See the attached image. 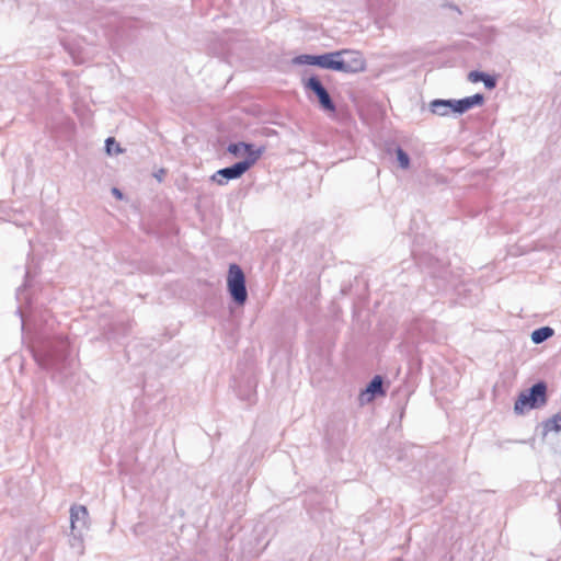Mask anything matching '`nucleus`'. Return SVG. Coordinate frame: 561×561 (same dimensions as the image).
Listing matches in <instances>:
<instances>
[{"label": "nucleus", "mask_w": 561, "mask_h": 561, "mask_svg": "<svg viewBox=\"0 0 561 561\" xmlns=\"http://www.w3.org/2000/svg\"><path fill=\"white\" fill-rule=\"evenodd\" d=\"M68 357V342L58 337L43 342L34 350V358L45 369L61 370Z\"/></svg>", "instance_id": "1"}, {"label": "nucleus", "mask_w": 561, "mask_h": 561, "mask_svg": "<svg viewBox=\"0 0 561 561\" xmlns=\"http://www.w3.org/2000/svg\"><path fill=\"white\" fill-rule=\"evenodd\" d=\"M547 403V385L538 381L526 391H522L515 401L514 410L523 414L526 409H538Z\"/></svg>", "instance_id": "2"}, {"label": "nucleus", "mask_w": 561, "mask_h": 561, "mask_svg": "<svg viewBox=\"0 0 561 561\" xmlns=\"http://www.w3.org/2000/svg\"><path fill=\"white\" fill-rule=\"evenodd\" d=\"M227 288L232 300L243 306L248 299L245 286V275L242 268L237 264H230L227 277Z\"/></svg>", "instance_id": "3"}, {"label": "nucleus", "mask_w": 561, "mask_h": 561, "mask_svg": "<svg viewBox=\"0 0 561 561\" xmlns=\"http://www.w3.org/2000/svg\"><path fill=\"white\" fill-rule=\"evenodd\" d=\"M340 50L330 51L322 55H300L295 61L300 65L318 66L323 69L340 71Z\"/></svg>", "instance_id": "4"}, {"label": "nucleus", "mask_w": 561, "mask_h": 561, "mask_svg": "<svg viewBox=\"0 0 561 561\" xmlns=\"http://www.w3.org/2000/svg\"><path fill=\"white\" fill-rule=\"evenodd\" d=\"M304 87L306 90L311 91L317 96L319 105L323 111L330 113H334L336 111L335 103L317 76H312L307 81H305Z\"/></svg>", "instance_id": "5"}, {"label": "nucleus", "mask_w": 561, "mask_h": 561, "mask_svg": "<svg viewBox=\"0 0 561 561\" xmlns=\"http://www.w3.org/2000/svg\"><path fill=\"white\" fill-rule=\"evenodd\" d=\"M340 53V65H342L340 72L356 73L365 70L366 61L359 51L341 49Z\"/></svg>", "instance_id": "6"}, {"label": "nucleus", "mask_w": 561, "mask_h": 561, "mask_svg": "<svg viewBox=\"0 0 561 561\" xmlns=\"http://www.w3.org/2000/svg\"><path fill=\"white\" fill-rule=\"evenodd\" d=\"M89 512L84 505L70 507V526L73 539L81 541L82 531L88 529Z\"/></svg>", "instance_id": "7"}, {"label": "nucleus", "mask_w": 561, "mask_h": 561, "mask_svg": "<svg viewBox=\"0 0 561 561\" xmlns=\"http://www.w3.org/2000/svg\"><path fill=\"white\" fill-rule=\"evenodd\" d=\"M248 171L247 162H236L234 164L219 169L211 175V181L218 185H226L230 180L241 178Z\"/></svg>", "instance_id": "8"}, {"label": "nucleus", "mask_w": 561, "mask_h": 561, "mask_svg": "<svg viewBox=\"0 0 561 561\" xmlns=\"http://www.w3.org/2000/svg\"><path fill=\"white\" fill-rule=\"evenodd\" d=\"M484 103V95L477 93L460 100H453V112L456 114H463L474 106H481Z\"/></svg>", "instance_id": "9"}, {"label": "nucleus", "mask_w": 561, "mask_h": 561, "mask_svg": "<svg viewBox=\"0 0 561 561\" xmlns=\"http://www.w3.org/2000/svg\"><path fill=\"white\" fill-rule=\"evenodd\" d=\"M383 379L381 376L376 375L367 385L365 390H363L359 394V400L362 402H370L373 401L377 396H383Z\"/></svg>", "instance_id": "10"}, {"label": "nucleus", "mask_w": 561, "mask_h": 561, "mask_svg": "<svg viewBox=\"0 0 561 561\" xmlns=\"http://www.w3.org/2000/svg\"><path fill=\"white\" fill-rule=\"evenodd\" d=\"M469 81L477 83V82H483L484 87L489 90H492L496 87V79L493 76H490L485 72L473 70L470 71L468 75Z\"/></svg>", "instance_id": "11"}, {"label": "nucleus", "mask_w": 561, "mask_h": 561, "mask_svg": "<svg viewBox=\"0 0 561 561\" xmlns=\"http://www.w3.org/2000/svg\"><path fill=\"white\" fill-rule=\"evenodd\" d=\"M430 110L433 114L446 116L453 111V100L436 99L430 103Z\"/></svg>", "instance_id": "12"}, {"label": "nucleus", "mask_w": 561, "mask_h": 561, "mask_svg": "<svg viewBox=\"0 0 561 561\" xmlns=\"http://www.w3.org/2000/svg\"><path fill=\"white\" fill-rule=\"evenodd\" d=\"M248 149H244V152L247 153V158L242 160L241 162H247L248 170L255 164V162L261 158V156L265 151V147H255L252 144H248Z\"/></svg>", "instance_id": "13"}, {"label": "nucleus", "mask_w": 561, "mask_h": 561, "mask_svg": "<svg viewBox=\"0 0 561 561\" xmlns=\"http://www.w3.org/2000/svg\"><path fill=\"white\" fill-rule=\"evenodd\" d=\"M543 435H547L549 432H561V411L554 414L552 417L546 420L542 423Z\"/></svg>", "instance_id": "14"}, {"label": "nucleus", "mask_w": 561, "mask_h": 561, "mask_svg": "<svg viewBox=\"0 0 561 561\" xmlns=\"http://www.w3.org/2000/svg\"><path fill=\"white\" fill-rule=\"evenodd\" d=\"M552 335H553V329H551L550 327H541V328L533 331L531 341L535 344H540V343L547 341Z\"/></svg>", "instance_id": "15"}, {"label": "nucleus", "mask_w": 561, "mask_h": 561, "mask_svg": "<svg viewBox=\"0 0 561 561\" xmlns=\"http://www.w3.org/2000/svg\"><path fill=\"white\" fill-rule=\"evenodd\" d=\"M396 154L400 168L408 169L410 167L409 154L401 147L397 148Z\"/></svg>", "instance_id": "16"}, {"label": "nucleus", "mask_w": 561, "mask_h": 561, "mask_svg": "<svg viewBox=\"0 0 561 561\" xmlns=\"http://www.w3.org/2000/svg\"><path fill=\"white\" fill-rule=\"evenodd\" d=\"M105 150L108 154H112V153H121L123 150L119 146L118 142H116V140L113 138V137H108L106 140H105Z\"/></svg>", "instance_id": "17"}, {"label": "nucleus", "mask_w": 561, "mask_h": 561, "mask_svg": "<svg viewBox=\"0 0 561 561\" xmlns=\"http://www.w3.org/2000/svg\"><path fill=\"white\" fill-rule=\"evenodd\" d=\"M248 142H243V141H240V142H233V144H230L227 148L228 152L238 157L240 156L244 149H248Z\"/></svg>", "instance_id": "18"}, {"label": "nucleus", "mask_w": 561, "mask_h": 561, "mask_svg": "<svg viewBox=\"0 0 561 561\" xmlns=\"http://www.w3.org/2000/svg\"><path fill=\"white\" fill-rule=\"evenodd\" d=\"M112 193H113L114 196H116L119 199L123 197L122 192L118 188H116V187L112 188Z\"/></svg>", "instance_id": "19"}, {"label": "nucleus", "mask_w": 561, "mask_h": 561, "mask_svg": "<svg viewBox=\"0 0 561 561\" xmlns=\"http://www.w3.org/2000/svg\"><path fill=\"white\" fill-rule=\"evenodd\" d=\"M158 180L161 181V173H158Z\"/></svg>", "instance_id": "20"}, {"label": "nucleus", "mask_w": 561, "mask_h": 561, "mask_svg": "<svg viewBox=\"0 0 561 561\" xmlns=\"http://www.w3.org/2000/svg\"><path fill=\"white\" fill-rule=\"evenodd\" d=\"M158 180L161 181V173H158Z\"/></svg>", "instance_id": "21"}, {"label": "nucleus", "mask_w": 561, "mask_h": 561, "mask_svg": "<svg viewBox=\"0 0 561 561\" xmlns=\"http://www.w3.org/2000/svg\"><path fill=\"white\" fill-rule=\"evenodd\" d=\"M397 561H400V560H397Z\"/></svg>", "instance_id": "22"}]
</instances>
